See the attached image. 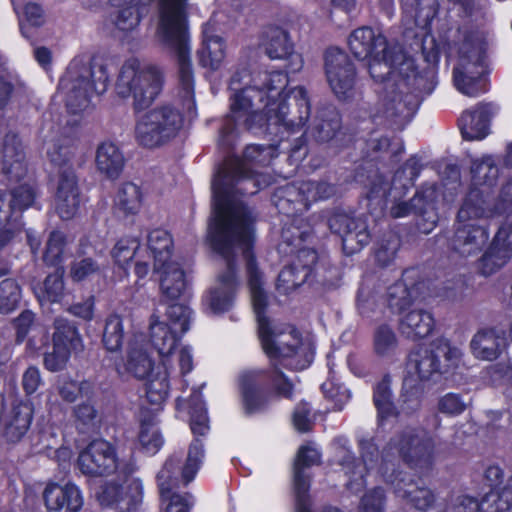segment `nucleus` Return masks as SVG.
<instances>
[{"instance_id":"obj_1","label":"nucleus","mask_w":512,"mask_h":512,"mask_svg":"<svg viewBox=\"0 0 512 512\" xmlns=\"http://www.w3.org/2000/svg\"><path fill=\"white\" fill-rule=\"evenodd\" d=\"M236 224L227 225L214 221L209 224L208 239L213 250L223 258L225 269L218 274L215 285L205 295L204 304L214 314L228 311L233 306L239 287L235 261L241 253L246 260L253 310L265 354L273 364L278 362L290 369L303 370L312 362V346L309 342H303L294 328L271 324L266 317L268 300L261 286V273L257 270L251 253L255 231L247 244L242 243V228Z\"/></svg>"},{"instance_id":"obj_2","label":"nucleus","mask_w":512,"mask_h":512,"mask_svg":"<svg viewBox=\"0 0 512 512\" xmlns=\"http://www.w3.org/2000/svg\"><path fill=\"white\" fill-rule=\"evenodd\" d=\"M239 74L231 78L230 114L220 129V144L230 146L234 132L244 126L252 129L265 122L283 125L292 131L300 130L310 115V101L303 87L286 90L288 77L276 72H258L253 74L249 85L242 89Z\"/></svg>"},{"instance_id":"obj_3","label":"nucleus","mask_w":512,"mask_h":512,"mask_svg":"<svg viewBox=\"0 0 512 512\" xmlns=\"http://www.w3.org/2000/svg\"><path fill=\"white\" fill-rule=\"evenodd\" d=\"M353 55L368 59V70L377 82H384L380 92L382 113L387 117L408 119L425 95L434 87V72H418L415 62L398 45L388 46L385 37L369 27L354 30L348 40Z\"/></svg>"},{"instance_id":"obj_4","label":"nucleus","mask_w":512,"mask_h":512,"mask_svg":"<svg viewBox=\"0 0 512 512\" xmlns=\"http://www.w3.org/2000/svg\"><path fill=\"white\" fill-rule=\"evenodd\" d=\"M276 156L273 146L249 145L242 158H232L225 162L212 183L214 199V222L242 228L241 241L247 244L253 236L255 216L243 202L235 199V192L255 194L260 184L252 170L253 164L268 165Z\"/></svg>"},{"instance_id":"obj_5","label":"nucleus","mask_w":512,"mask_h":512,"mask_svg":"<svg viewBox=\"0 0 512 512\" xmlns=\"http://www.w3.org/2000/svg\"><path fill=\"white\" fill-rule=\"evenodd\" d=\"M420 169L421 165L418 159L412 157L395 173L391 184L384 180L381 175H375L367 193V198L370 202H375L381 207L386 206L388 198H391L393 205L390 208V214L393 218L406 217L413 211L420 214L426 213L429 208H432V203L436 197V190L433 185L417 192L410 202L400 200L405 191L413 185Z\"/></svg>"},{"instance_id":"obj_6","label":"nucleus","mask_w":512,"mask_h":512,"mask_svg":"<svg viewBox=\"0 0 512 512\" xmlns=\"http://www.w3.org/2000/svg\"><path fill=\"white\" fill-rule=\"evenodd\" d=\"M109 80L106 64H91L75 58L59 82V91L65 97L68 110L79 113L89 107L92 95H100L107 90Z\"/></svg>"},{"instance_id":"obj_7","label":"nucleus","mask_w":512,"mask_h":512,"mask_svg":"<svg viewBox=\"0 0 512 512\" xmlns=\"http://www.w3.org/2000/svg\"><path fill=\"white\" fill-rule=\"evenodd\" d=\"M435 442L428 431L417 427H406L397 432L382 451L379 474L382 467L389 472L397 469L395 460L402 459L412 467H428L433 459Z\"/></svg>"},{"instance_id":"obj_8","label":"nucleus","mask_w":512,"mask_h":512,"mask_svg":"<svg viewBox=\"0 0 512 512\" xmlns=\"http://www.w3.org/2000/svg\"><path fill=\"white\" fill-rule=\"evenodd\" d=\"M162 85L163 75L158 68L150 65L142 66L137 59H129L120 69L115 91L120 98L131 97L133 108L138 111L153 103Z\"/></svg>"},{"instance_id":"obj_9","label":"nucleus","mask_w":512,"mask_h":512,"mask_svg":"<svg viewBox=\"0 0 512 512\" xmlns=\"http://www.w3.org/2000/svg\"><path fill=\"white\" fill-rule=\"evenodd\" d=\"M486 39L483 33L473 32L465 37L458 51V63L453 70L454 84L469 97L484 93Z\"/></svg>"},{"instance_id":"obj_10","label":"nucleus","mask_w":512,"mask_h":512,"mask_svg":"<svg viewBox=\"0 0 512 512\" xmlns=\"http://www.w3.org/2000/svg\"><path fill=\"white\" fill-rule=\"evenodd\" d=\"M183 124V114L175 105L161 104L137 119L135 138L144 147H160L177 137Z\"/></svg>"},{"instance_id":"obj_11","label":"nucleus","mask_w":512,"mask_h":512,"mask_svg":"<svg viewBox=\"0 0 512 512\" xmlns=\"http://www.w3.org/2000/svg\"><path fill=\"white\" fill-rule=\"evenodd\" d=\"M178 410L189 409L190 428L194 435V439L189 445L188 455L185 465L182 469V480L184 484L191 482L200 469L205 456L203 441L200 437H204L210 430L209 419L206 407L201 399L199 389H193L190 399L178 397L176 400Z\"/></svg>"},{"instance_id":"obj_12","label":"nucleus","mask_w":512,"mask_h":512,"mask_svg":"<svg viewBox=\"0 0 512 512\" xmlns=\"http://www.w3.org/2000/svg\"><path fill=\"white\" fill-rule=\"evenodd\" d=\"M191 314L189 307L173 304L167 309V320H160L155 314L151 316L150 341L161 357L163 366L170 363L180 337L189 330Z\"/></svg>"},{"instance_id":"obj_13","label":"nucleus","mask_w":512,"mask_h":512,"mask_svg":"<svg viewBox=\"0 0 512 512\" xmlns=\"http://www.w3.org/2000/svg\"><path fill=\"white\" fill-rule=\"evenodd\" d=\"M39 139L47 158L59 168V171L72 167L70 163L74 156L75 123L70 124L66 120L64 125L60 116L45 114L39 130Z\"/></svg>"},{"instance_id":"obj_14","label":"nucleus","mask_w":512,"mask_h":512,"mask_svg":"<svg viewBox=\"0 0 512 512\" xmlns=\"http://www.w3.org/2000/svg\"><path fill=\"white\" fill-rule=\"evenodd\" d=\"M304 236L305 233L298 228H293V231L291 228H284L282 231V243L279 249L286 254L299 249L297 261L279 273L277 289L282 293H289L305 283L317 262V253L314 250L300 248Z\"/></svg>"},{"instance_id":"obj_15","label":"nucleus","mask_w":512,"mask_h":512,"mask_svg":"<svg viewBox=\"0 0 512 512\" xmlns=\"http://www.w3.org/2000/svg\"><path fill=\"white\" fill-rule=\"evenodd\" d=\"M471 173L475 187L469 191L458 212L460 222L493 215V211L487 206L485 195L498 178V167L492 157L487 156L472 163Z\"/></svg>"},{"instance_id":"obj_16","label":"nucleus","mask_w":512,"mask_h":512,"mask_svg":"<svg viewBox=\"0 0 512 512\" xmlns=\"http://www.w3.org/2000/svg\"><path fill=\"white\" fill-rule=\"evenodd\" d=\"M83 474L102 476L115 471L128 476L136 470L132 455L119 458L113 446L105 440H94L83 449L77 461Z\"/></svg>"},{"instance_id":"obj_17","label":"nucleus","mask_w":512,"mask_h":512,"mask_svg":"<svg viewBox=\"0 0 512 512\" xmlns=\"http://www.w3.org/2000/svg\"><path fill=\"white\" fill-rule=\"evenodd\" d=\"M461 352L446 341H438L430 346H421L409 356L408 371L420 380H429L433 375L446 371L458 363Z\"/></svg>"},{"instance_id":"obj_18","label":"nucleus","mask_w":512,"mask_h":512,"mask_svg":"<svg viewBox=\"0 0 512 512\" xmlns=\"http://www.w3.org/2000/svg\"><path fill=\"white\" fill-rule=\"evenodd\" d=\"M335 193L336 188L327 182L308 180L292 183L277 190L276 206L281 212L292 215L308 209L312 202L328 199Z\"/></svg>"},{"instance_id":"obj_19","label":"nucleus","mask_w":512,"mask_h":512,"mask_svg":"<svg viewBox=\"0 0 512 512\" xmlns=\"http://www.w3.org/2000/svg\"><path fill=\"white\" fill-rule=\"evenodd\" d=\"M363 463L357 462L352 452L343 444L336 455L337 462L342 466L347 481L346 488L352 493H358L366 486V474L378 460V449L374 439H362L359 442Z\"/></svg>"},{"instance_id":"obj_20","label":"nucleus","mask_w":512,"mask_h":512,"mask_svg":"<svg viewBox=\"0 0 512 512\" xmlns=\"http://www.w3.org/2000/svg\"><path fill=\"white\" fill-rule=\"evenodd\" d=\"M96 497L103 507L130 512L142 501L143 485L138 478H126L122 483L110 480L100 487Z\"/></svg>"},{"instance_id":"obj_21","label":"nucleus","mask_w":512,"mask_h":512,"mask_svg":"<svg viewBox=\"0 0 512 512\" xmlns=\"http://www.w3.org/2000/svg\"><path fill=\"white\" fill-rule=\"evenodd\" d=\"M328 83L340 100H348L355 94V68L347 54L338 48H330L325 54Z\"/></svg>"},{"instance_id":"obj_22","label":"nucleus","mask_w":512,"mask_h":512,"mask_svg":"<svg viewBox=\"0 0 512 512\" xmlns=\"http://www.w3.org/2000/svg\"><path fill=\"white\" fill-rule=\"evenodd\" d=\"M380 476L393 488L397 497L418 510H427L435 502V496L428 487L413 482L407 474L397 469L389 472L388 467H382Z\"/></svg>"},{"instance_id":"obj_23","label":"nucleus","mask_w":512,"mask_h":512,"mask_svg":"<svg viewBox=\"0 0 512 512\" xmlns=\"http://www.w3.org/2000/svg\"><path fill=\"white\" fill-rule=\"evenodd\" d=\"M328 225L333 233L341 237L343 251L347 255L357 253L370 241L366 221L361 217L335 212L330 216Z\"/></svg>"},{"instance_id":"obj_24","label":"nucleus","mask_w":512,"mask_h":512,"mask_svg":"<svg viewBox=\"0 0 512 512\" xmlns=\"http://www.w3.org/2000/svg\"><path fill=\"white\" fill-rule=\"evenodd\" d=\"M81 191L73 167L59 171L55 193V208L62 219L73 218L80 207Z\"/></svg>"},{"instance_id":"obj_25","label":"nucleus","mask_w":512,"mask_h":512,"mask_svg":"<svg viewBox=\"0 0 512 512\" xmlns=\"http://www.w3.org/2000/svg\"><path fill=\"white\" fill-rule=\"evenodd\" d=\"M0 410V434L9 442L20 441L28 432L32 423L34 407L29 399L17 400L2 415Z\"/></svg>"},{"instance_id":"obj_26","label":"nucleus","mask_w":512,"mask_h":512,"mask_svg":"<svg viewBox=\"0 0 512 512\" xmlns=\"http://www.w3.org/2000/svg\"><path fill=\"white\" fill-rule=\"evenodd\" d=\"M179 462L178 458H169L157 475L161 497L169 502L166 512H189L193 504L191 495H179L174 492L178 487Z\"/></svg>"},{"instance_id":"obj_27","label":"nucleus","mask_w":512,"mask_h":512,"mask_svg":"<svg viewBox=\"0 0 512 512\" xmlns=\"http://www.w3.org/2000/svg\"><path fill=\"white\" fill-rule=\"evenodd\" d=\"M321 454L316 445L309 443L299 448L294 463V491L297 512H310L308 507L309 477L304 469L320 462Z\"/></svg>"},{"instance_id":"obj_28","label":"nucleus","mask_w":512,"mask_h":512,"mask_svg":"<svg viewBox=\"0 0 512 512\" xmlns=\"http://www.w3.org/2000/svg\"><path fill=\"white\" fill-rule=\"evenodd\" d=\"M267 380V372L263 369L247 368L239 373L238 387L248 413L257 412L265 406L267 398L263 389Z\"/></svg>"},{"instance_id":"obj_29","label":"nucleus","mask_w":512,"mask_h":512,"mask_svg":"<svg viewBox=\"0 0 512 512\" xmlns=\"http://www.w3.org/2000/svg\"><path fill=\"white\" fill-rule=\"evenodd\" d=\"M43 499L50 512H80L84 505L82 491L73 483H49L44 489Z\"/></svg>"},{"instance_id":"obj_30","label":"nucleus","mask_w":512,"mask_h":512,"mask_svg":"<svg viewBox=\"0 0 512 512\" xmlns=\"http://www.w3.org/2000/svg\"><path fill=\"white\" fill-rule=\"evenodd\" d=\"M0 164L1 172L11 181H18L27 173L24 148L14 132L7 133L0 143Z\"/></svg>"},{"instance_id":"obj_31","label":"nucleus","mask_w":512,"mask_h":512,"mask_svg":"<svg viewBox=\"0 0 512 512\" xmlns=\"http://www.w3.org/2000/svg\"><path fill=\"white\" fill-rule=\"evenodd\" d=\"M512 256V241L506 230L500 229L495 235L488 250L479 262L481 274L488 276L503 267Z\"/></svg>"},{"instance_id":"obj_32","label":"nucleus","mask_w":512,"mask_h":512,"mask_svg":"<svg viewBox=\"0 0 512 512\" xmlns=\"http://www.w3.org/2000/svg\"><path fill=\"white\" fill-rule=\"evenodd\" d=\"M472 354L479 360H496L507 348V341L502 331L494 328L478 331L470 342Z\"/></svg>"},{"instance_id":"obj_33","label":"nucleus","mask_w":512,"mask_h":512,"mask_svg":"<svg viewBox=\"0 0 512 512\" xmlns=\"http://www.w3.org/2000/svg\"><path fill=\"white\" fill-rule=\"evenodd\" d=\"M159 273L161 296L165 300H176L187 288L186 273L178 260L170 261L163 266L154 268Z\"/></svg>"},{"instance_id":"obj_34","label":"nucleus","mask_w":512,"mask_h":512,"mask_svg":"<svg viewBox=\"0 0 512 512\" xmlns=\"http://www.w3.org/2000/svg\"><path fill=\"white\" fill-rule=\"evenodd\" d=\"M491 110V105L481 104L474 110L465 111L461 115L458 124L464 139L482 140L488 135Z\"/></svg>"},{"instance_id":"obj_35","label":"nucleus","mask_w":512,"mask_h":512,"mask_svg":"<svg viewBox=\"0 0 512 512\" xmlns=\"http://www.w3.org/2000/svg\"><path fill=\"white\" fill-rule=\"evenodd\" d=\"M489 238L485 227L475 224H463L455 232L453 248L460 255L468 257L479 253Z\"/></svg>"},{"instance_id":"obj_36","label":"nucleus","mask_w":512,"mask_h":512,"mask_svg":"<svg viewBox=\"0 0 512 512\" xmlns=\"http://www.w3.org/2000/svg\"><path fill=\"white\" fill-rule=\"evenodd\" d=\"M95 164L100 174L109 179H117L125 166V157L116 143L104 141L96 149Z\"/></svg>"},{"instance_id":"obj_37","label":"nucleus","mask_w":512,"mask_h":512,"mask_svg":"<svg viewBox=\"0 0 512 512\" xmlns=\"http://www.w3.org/2000/svg\"><path fill=\"white\" fill-rule=\"evenodd\" d=\"M432 314L424 309H412L404 312L399 320L400 333L409 339L417 340L429 336L434 329Z\"/></svg>"},{"instance_id":"obj_38","label":"nucleus","mask_w":512,"mask_h":512,"mask_svg":"<svg viewBox=\"0 0 512 512\" xmlns=\"http://www.w3.org/2000/svg\"><path fill=\"white\" fill-rule=\"evenodd\" d=\"M198 55L199 63L211 70H217L225 57L224 41L215 33L214 25L210 22L203 26L202 48Z\"/></svg>"},{"instance_id":"obj_39","label":"nucleus","mask_w":512,"mask_h":512,"mask_svg":"<svg viewBox=\"0 0 512 512\" xmlns=\"http://www.w3.org/2000/svg\"><path fill=\"white\" fill-rule=\"evenodd\" d=\"M145 252L146 250L140 247L137 239L124 238L116 243L112 257L121 267H125L130 260L135 258V273L139 278H144L150 270L149 263L143 259Z\"/></svg>"},{"instance_id":"obj_40","label":"nucleus","mask_w":512,"mask_h":512,"mask_svg":"<svg viewBox=\"0 0 512 512\" xmlns=\"http://www.w3.org/2000/svg\"><path fill=\"white\" fill-rule=\"evenodd\" d=\"M169 364L165 366L158 365L150 375L146 376L147 382L145 384V396L149 403L155 406L158 410L165 402L169 393Z\"/></svg>"},{"instance_id":"obj_41","label":"nucleus","mask_w":512,"mask_h":512,"mask_svg":"<svg viewBox=\"0 0 512 512\" xmlns=\"http://www.w3.org/2000/svg\"><path fill=\"white\" fill-rule=\"evenodd\" d=\"M341 128V118L334 107H326L318 111L311 135L319 142H327L333 139Z\"/></svg>"},{"instance_id":"obj_42","label":"nucleus","mask_w":512,"mask_h":512,"mask_svg":"<svg viewBox=\"0 0 512 512\" xmlns=\"http://www.w3.org/2000/svg\"><path fill=\"white\" fill-rule=\"evenodd\" d=\"M261 45L271 59H285L293 49L288 33L279 27L266 28L262 34Z\"/></svg>"},{"instance_id":"obj_43","label":"nucleus","mask_w":512,"mask_h":512,"mask_svg":"<svg viewBox=\"0 0 512 512\" xmlns=\"http://www.w3.org/2000/svg\"><path fill=\"white\" fill-rule=\"evenodd\" d=\"M21 228L20 216L10 207L7 194L0 192V250L21 231Z\"/></svg>"},{"instance_id":"obj_44","label":"nucleus","mask_w":512,"mask_h":512,"mask_svg":"<svg viewBox=\"0 0 512 512\" xmlns=\"http://www.w3.org/2000/svg\"><path fill=\"white\" fill-rule=\"evenodd\" d=\"M403 9L405 18L413 19L415 26L426 29L438 9L437 0H404Z\"/></svg>"},{"instance_id":"obj_45","label":"nucleus","mask_w":512,"mask_h":512,"mask_svg":"<svg viewBox=\"0 0 512 512\" xmlns=\"http://www.w3.org/2000/svg\"><path fill=\"white\" fill-rule=\"evenodd\" d=\"M173 241L171 235L162 229H156L148 235V248L154 259V268L175 259L172 257Z\"/></svg>"},{"instance_id":"obj_46","label":"nucleus","mask_w":512,"mask_h":512,"mask_svg":"<svg viewBox=\"0 0 512 512\" xmlns=\"http://www.w3.org/2000/svg\"><path fill=\"white\" fill-rule=\"evenodd\" d=\"M53 344L64 347L71 352L82 350V339L74 324L63 318H57L54 322Z\"/></svg>"},{"instance_id":"obj_47","label":"nucleus","mask_w":512,"mask_h":512,"mask_svg":"<svg viewBox=\"0 0 512 512\" xmlns=\"http://www.w3.org/2000/svg\"><path fill=\"white\" fill-rule=\"evenodd\" d=\"M92 397L93 395H90L73 408L75 426L82 433L94 431L101 422V414Z\"/></svg>"},{"instance_id":"obj_48","label":"nucleus","mask_w":512,"mask_h":512,"mask_svg":"<svg viewBox=\"0 0 512 512\" xmlns=\"http://www.w3.org/2000/svg\"><path fill=\"white\" fill-rule=\"evenodd\" d=\"M126 370L135 378L144 379L156 370V367L147 351L137 342H133L129 347Z\"/></svg>"},{"instance_id":"obj_49","label":"nucleus","mask_w":512,"mask_h":512,"mask_svg":"<svg viewBox=\"0 0 512 512\" xmlns=\"http://www.w3.org/2000/svg\"><path fill=\"white\" fill-rule=\"evenodd\" d=\"M63 270H56L48 275L42 285L34 288L35 295L41 304L57 303L64 296Z\"/></svg>"},{"instance_id":"obj_50","label":"nucleus","mask_w":512,"mask_h":512,"mask_svg":"<svg viewBox=\"0 0 512 512\" xmlns=\"http://www.w3.org/2000/svg\"><path fill=\"white\" fill-rule=\"evenodd\" d=\"M141 203V191L136 184L127 182L121 185L115 198V207L118 212L134 215L140 210Z\"/></svg>"},{"instance_id":"obj_51","label":"nucleus","mask_w":512,"mask_h":512,"mask_svg":"<svg viewBox=\"0 0 512 512\" xmlns=\"http://www.w3.org/2000/svg\"><path fill=\"white\" fill-rule=\"evenodd\" d=\"M373 402L377 409L379 422H383L384 420L397 415L396 407L392 401V392L388 377L383 378L375 386Z\"/></svg>"},{"instance_id":"obj_52","label":"nucleus","mask_w":512,"mask_h":512,"mask_svg":"<svg viewBox=\"0 0 512 512\" xmlns=\"http://www.w3.org/2000/svg\"><path fill=\"white\" fill-rule=\"evenodd\" d=\"M416 288L408 287L402 281L396 282L389 287L387 303L389 308L396 313H404L416 298Z\"/></svg>"},{"instance_id":"obj_53","label":"nucleus","mask_w":512,"mask_h":512,"mask_svg":"<svg viewBox=\"0 0 512 512\" xmlns=\"http://www.w3.org/2000/svg\"><path fill=\"white\" fill-rule=\"evenodd\" d=\"M398 347V338L394 330L388 325H380L373 336V348L381 357L394 355Z\"/></svg>"},{"instance_id":"obj_54","label":"nucleus","mask_w":512,"mask_h":512,"mask_svg":"<svg viewBox=\"0 0 512 512\" xmlns=\"http://www.w3.org/2000/svg\"><path fill=\"white\" fill-rule=\"evenodd\" d=\"M57 392L61 399L67 403L75 402L78 398H89L94 394L93 386L87 382L63 380L57 384Z\"/></svg>"},{"instance_id":"obj_55","label":"nucleus","mask_w":512,"mask_h":512,"mask_svg":"<svg viewBox=\"0 0 512 512\" xmlns=\"http://www.w3.org/2000/svg\"><path fill=\"white\" fill-rule=\"evenodd\" d=\"M423 387L412 378H406L403 382L399 403L402 411L411 413L417 410L422 401Z\"/></svg>"},{"instance_id":"obj_56","label":"nucleus","mask_w":512,"mask_h":512,"mask_svg":"<svg viewBox=\"0 0 512 512\" xmlns=\"http://www.w3.org/2000/svg\"><path fill=\"white\" fill-rule=\"evenodd\" d=\"M124 339L123 320L118 315H111L107 318L104 332L103 343L107 350L117 351L121 348Z\"/></svg>"},{"instance_id":"obj_57","label":"nucleus","mask_w":512,"mask_h":512,"mask_svg":"<svg viewBox=\"0 0 512 512\" xmlns=\"http://www.w3.org/2000/svg\"><path fill=\"white\" fill-rule=\"evenodd\" d=\"M139 443L145 453L154 455L162 447L164 440L159 428L153 422H142L139 432Z\"/></svg>"},{"instance_id":"obj_58","label":"nucleus","mask_w":512,"mask_h":512,"mask_svg":"<svg viewBox=\"0 0 512 512\" xmlns=\"http://www.w3.org/2000/svg\"><path fill=\"white\" fill-rule=\"evenodd\" d=\"M21 297V288L15 280H3L0 283V312L7 314L15 310Z\"/></svg>"},{"instance_id":"obj_59","label":"nucleus","mask_w":512,"mask_h":512,"mask_svg":"<svg viewBox=\"0 0 512 512\" xmlns=\"http://www.w3.org/2000/svg\"><path fill=\"white\" fill-rule=\"evenodd\" d=\"M36 195L32 185L22 184L7 195V200L13 212L21 217L20 213L34 204Z\"/></svg>"},{"instance_id":"obj_60","label":"nucleus","mask_w":512,"mask_h":512,"mask_svg":"<svg viewBox=\"0 0 512 512\" xmlns=\"http://www.w3.org/2000/svg\"><path fill=\"white\" fill-rule=\"evenodd\" d=\"M470 405V399L459 393L449 392L438 399L437 410L450 417L462 414Z\"/></svg>"},{"instance_id":"obj_61","label":"nucleus","mask_w":512,"mask_h":512,"mask_svg":"<svg viewBox=\"0 0 512 512\" xmlns=\"http://www.w3.org/2000/svg\"><path fill=\"white\" fill-rule=\"evenodd\" d=\"M101 272V266L94 259L84 257L75 259L70 265L69 275L74 282L93 279Z\"/></svg>"},{"instance_id":"obj_62","label":"nucleus","mask_w":512,"mask_h":512,"mask_svg":"<svg viewBox=\"0 0 512 512\" xmlns=\"http://www.w3.org/2000/svg\"><path fill=\"white\" fill-rule=\"evenodd\" d=\"M400 248V238L396 234H388L379 243L375 250V257L382 266L389 265L396 257Z\"/></svg>"},{"instance_id":"obj_63","label":"nucleus","mask_w":512,"mask_h":512,"mask_svg":"<svg viewBox=\"0 0 512 512\" xmlns=\"http://www.w3.org/2000/svg\"><path fill=\"white\" fill-rule=\"evenodd\" d=\"M512 496L500 490H491L480 503L481 512H511Z\"/></svg>"},{"instance_id":"obj_64","label":"nucleus","mask_w":512,"mask_h":512,"mask_svg":"<svg viewBox=\"0 0 512 512\" xmlns=\"http://www.w3.org/2000/svg\"><path fill=\"white\" fill-rule=\"evenodd\" d=\"M386 494L380 487H375L364 493L360 501V512H385Z\"/></svg>"}]
</instances>
